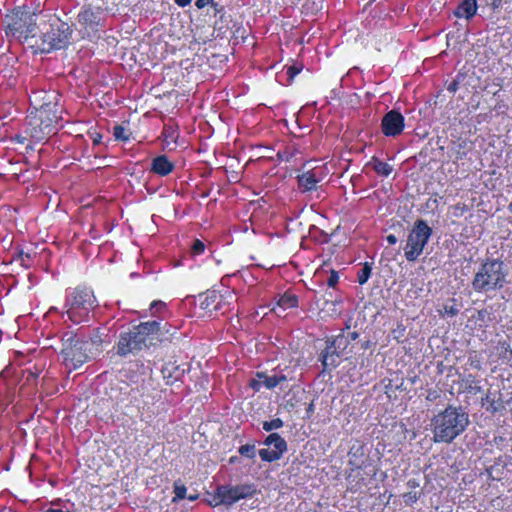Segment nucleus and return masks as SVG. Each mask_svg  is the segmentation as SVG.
I'll return each instance as SVG.
<instances>
[{"instance_id":"a211bd4d","label":"nucleus","mask_w":512,"mask_h":512,"mask_svg":"<svg viewBox=\"0 0 512 512\" xmlns=\"http://www.w3.org/2000/svg\"><path fill=\"white\" fill-rule=\"evenodd\" d=\"M366 166L371 167L378 175L384 177L389 176L393 170L390 164L379 160L377 157H372Z\"/></svg>"},{"instance_id":"c85d7f7f","label":"nucleus","mask_w":512,"mask_h":512,"mask_svg":"<svg viewBox=\"0 0 512 512\" xmlns=\"http://www.w3.org/2000/svg\"><path fill=\"white\" fill-rule=\"evenodd\" d=\"M113 134H114L115 139L120 140V141H127L130 136V133L128 132V130L122 125H116L114 127Z\"/></svg>"},{"instance_id":"f3484780","label":"nucleus","mask_w":512,"mask_h":512,"mask_svg":"<svg viewBox=\"0 0 512 512\" xmlns=\"http://www.w3.org/2000/svg\"><path fill=\"white\" fill-rule=\"evenodd\" d=\"M339 351L327 346L321 354V362L324 370H331L339 364Z\"/></svg>"},{"instance_id":"6e6d98bb","label":"nucleus","mask_w":512,"mask_h":512,"mask_svg":"<svg viewBox=\"0 0 512 512\" xmlns=\"http://www.w3.org/2000/svg\"><path fill=\"white\" fill-rule=\"evenodd\" d=\"M349 464H350V465H353V466H355V467H357V468H359V467H360V466H359L355 461H353V460H349Z\"/></svg>"},{"instance_id":"5fc2aeb1","label":"nucleus","mask_w":512,"mask_h":512,"mask_svg":"<svg viewBox=\"0 0 512 512\" xmlns=\"http://www.w3.org/2000/svg\"><path fill=\"white\" fill-rule=\"evenodd\" d=\"M197 498H198V495H197V494H191V495H189V496H188V499H189L190 501H195Z\"/></svg>"},{"instance_id":"de8ad7c7","label":"nucleus","mask_w":512,"mask_h":512,"mask_svg":"<svg viewBox=\"0 0 512 512\" xmlns=\"http://www.w3.org/2000/svg\"><path fill=\"white\" fill-rule=\"evenodd\" d=\"M175 3L181 7H185L190 4L191 0H174Z\"/></svg>"},{"instance_id":"4d7b16f0","label":"nucleus","mask_w":512,"mask_h":512,"mask_svg":"<svg viewBox=\"0 0 512 512\" xmlns=\"http://www.w3.org/2000/svg\"><path fill=\"white\" fill-rule=\"evenodd\" d=\"M312 411H313V404H310L307 409V412H312Z\"/></svg>"},{"instance_id":"58836bf2","label":"nucleus","mask_w":512,"mask_h":512,"mask_svg":"<svg viewBox=\"0 0 512 512\" xmlns=\"http://www.w3.org/2000/svg\"><path fill=\"white\" fill-rule=\"evenodd\" d=\"M487 6H490L493 10L498 9L503 0H482Z\"/></svg>"},{"instance_id":"6e6552de","label":"nucleus","mask_w":512,"mask_h":512,"mask_svg":"<svg viewBox=\"0 0 512 512\" xmlns=\"http://www.w3.org/2000/svg\"><path fill=\"white\" fill-rule=\"evenodd\" d=\"M71 34L69 24L56 19L50 24L49 30L43 33L38 50L48 53L53 49H62L68 45Z\"/></svg>"},{"instance_id":"2eb2a0df","label":"nucleus","mask_w":512,"mask_h":512,"mask_svg":"<svg viewBox=\"0 0 512 512\" xmlns=\"http://www.w3.org/2000/svg\"><path fill=\"white\" fill-rule=\"evenodd\" d=\"M173 168V163L168 160L166 155H160L152 161V171L160 176L168 175Z\"/></svg>"},{"instance_id":"ddd939ff","label":"nucleus","mask_w":512,"mask_h":512,"mask_svg":"<svg viewBox=\"0 0 512 512\" xmlns=\"http://www.w3.org/2000/svg\"><path fill=\"white\" fill-rule=\"evenodd\" d=\"M222 296L218 295L216 291H209L204 295H200V307L204 310H220Z\"/></svg>"},{"instance_id":"7ed1b4c3","label":"nucleus","mask_w":512,"mask_h":512,"mask_svg":"<svg viewBox=\"0 0 512 512\" xmlns=\"http://www.w3.org/2000/svg\"><path fill=\"white\" fill-rule=\"evenodd\" d=\"M508 268L499 259L487 258L483 261L471 282L477 293L501 290L507 284Z\"/></svg>"},{"instance_id":"a878e982","label":"nucleus","mask_w":512,"mask_h":512,"mask_svg":"<svg viewBox=\"0 0 512 512\" xmlns=\"http://www.w3.org/2000/svg\"><path fill=\"white\" fill-rule=\"evenodd\" d=\"M348 344V339L344 335H338L331 343L327 346L332 347L336 351L344 350Z\"/></svg>"},{"instance_id":"aec40b11","label":"nucleus","mask_w":512,"mask_h":512,"mask_svg":"<svg viewBox=\"0 0 512 512\" xmlns=\"http://www.w3.org/2000/svg\"><path fill=\"white\" fill-rule=\"evenodd\" d=\"M264 445L273 446V449L279 450V452L287 451V442L278 433L268 435L264 440Z\"/></svg>"},{"instance_id":"37998d69","label":"nucleus","mask_w":512,"mask_h":512,"mask_svg":"<svg viewBox=\"0 0 512 512\" xmlns=\"http://www.w3.org/2000/svg\"><path fill=\"white\" fill-rule=\"evenodd\" d=\"M458 89V81L455 79L452 82H450L447 86V90L451 93H455Z\"/></svg>"},{"instance_id":"c03bdc74","label":"nucleus","mask_w":512,"mask_h":512,"mask_svg":"<svg viewBox=\"0 0 512 512\" xmlns=\"http://www.w3.org/2000/svg\"><path fill=\"white\" fill-rule=\"evenodd\" d=\"M213 0H196L195 5L197 8L201 9L207 6L209 3H212Z\"/></svg>"},{"instance_id":"7c9ffc66","label":"nucleus","mask_w":512,"mask_h":512,"mask_svg":"<svg viewBox=\"0 0 512 512\" xmlns=\"http://www.w3.org/2000/svg\"><path fill=\"white\" fill-rule=\"evenodd\" d=\"M99 2L96 6L104 13L112 12L116 7V0H99Z\"/></svg>"},{"instance_id":"4be33fe9","label":"nucleus","mask_w":512,"mask_h":512,"mask_svg":"<svg viewBox=\"0 0 512 512\" xmlns=\"http://www.w3.org/2000/svg\"><path fill=\"white\" fill-rule=\"evenodd\" d=\"M298 184L305 191H310L316 188L317 179L312 172H306L298 176Z\"/></svg>"},{"instance_id":"79ce46f5","label":"nucleus","mask_w":512,"mask_h":512,"mask_svg":"<svg viewBox=\"0 0 512 512\" xmlns=\"http://www.w3.org/2000/svg\"><path fill=\"white\" fill-rule=\"evenodd\" d=\"M165 307V303L162 302V301H154L152 302L151 306H150V309L151 310H160V309H163Z\"/></svg>"},{"instance_id":"a19ab883","label":"nucleus","mask_w":512,"mask_h":512,"mask_svg":"<svg viewBox=\"0 0 512 512\" xmlns=\"http://www.w3.org/2000/svg\"><path fill=\"white\" fill-rule=\"evenodd\" d=\"M439 397V393L436 390H429L426 396L428 401H435Z\"/></svg>"},{"instance_id":"864d4df0","label":"nucleus","mask_w":512,"mask_h":512,"mask_svg":"<svg viewBox=\"0 0 512 512\" xmlns=\"http://www.w3.org/2000/svg\"><path fill=\"white\" fill-rule=\"evenodd\" d=\"M487 314V311L486 310H480L478 311V318L479 319H484V317L486 316Z\"/></svg>"},{"instance_id":"9d476101","label":"nucleus","mask_w":512,"mask_h":512,"mask_svg":"<svg viewBox=\"0 0 512 512\" xmlns=\"http://www.w3.org/2000/svg\"><path fill=\"white\" fill-rule=\"evenodd\" d=\"M103 14L97 6L84 5L77 16V21L83 28L96 31L103 24Z\"/></svg>"},{"instance_id":"4c0bfd02","label":"nucleus","mask_w":512,"mask_h":512,"mask_svg":"<svg viewBox=\"0 0 512 512\" xmlns=\"http://www.w3.org/2000/svg\"><path fill=\"white\" fill-rule=\"evenodd\" d=\"M294 156V152H290L288 150L279 151L277 153V157L282 161H290V159Z\"/></svg>"},{"instance_id":"13d9d810","label":"nucleus","mask_w":512,"mask_h":512,"mask_svg":"<svg viewBox=\"0 0 512 512\" xmlns=\"http://www.w3.org/2000/svg\"><path fill=\"white\" fill-rule=\"evenodd\" d=\"M509 210L512 213V202L509 204Z\"/></svg>"},{"instance_id":"412c9836","label":"nucleus","mask_w":512,"mask_h":512,"mask_svg":"<svg viewBox=\"0 0 512 512\" xmlns=\"http://www.w3.org/2000/svg\"><path fill=\"white\" fill-rule=\"evenodd\" d=\"M275 376L277 379L278 386H281V389H283L284 383L287 382H296V376L295 371L291 369L290 367H285L283 369L274 370Z\"/></svg>"},{"instance_id":"bb28decb","label":"nucleus","mask_w":512,"mask_h":512,"mask_svg":"<svg viewBox=\"0 0 512 512\" xmlns=\"http://www.w3.org/2000/svg\"><path fill=\"white\" fill-rule=\"evenodd\" d=\"M238 452L244 457L254 459L256 456V447L254 444H245L239 447Z\"/></svg>"},{"instance_id":"2f4dec72","label":"nucleus","mask_w":512,"mask_h":512,"mask_svg":"<svg viewBox=\"0 0 512 512\" xmlns=\"http://www.w3.org/2000/svg\"><path fill=\"white\" fill-rule=\"evenodd\" d=\"M160 327L162 328L163 333L169 337L166 341L172 340L177 333V328L170 326L168 323L162 324L160 322Z\"/></svg>"},{"instance_id":"f257e3e1","label":"nucleus","mask_w":512,"mask_h":512,"mask_svg":"<svg viewBox=\"0 0 512 512\" xmlns=\"http://www.w3.org/2000/svg\"><path fill=\"white\" fill-rule=\"evenodd\" d=\"M469 414L461 405L449 404L431 419L433 441L435 443H451L469 426Z\"/></svg>"},{"instance_id":"603ef678","label":"nucleus","mask_w":512,"mask_h":512,"mask_svg":"<svg viewBox=\"0 0 512 512\" xmlns=\"http://www.w3.org/2000/svg\"><path fill=\"white\" fill-rule=\"evenodd\" d=\"M19 258L21 259L22 263L24 264L25 259H26V258H27V259H29V258H30V256H29V254H24L23 252H21V253L19 254Z\"/></svg>"},{"instance_id":"5701e85b","label":"nucleus","mask_w":512,"mask_h":512,"mask_svg":"<svg viewBox=\"0 0 512 512\" xmlns=\"http://www.w3.org/2000/svg\"><path fill=\"white\" fill-rule=\"evenodd\" d=\"M298 298L294 294H283L277 301V307L285 311L286 309L297 307Z\"/></svg>"},{"instance_id":"f704fd0d","label":"nucleus","mask_w":512,"mask_h":512,"mask_svg":"<svg viewBox=\"0 0 512 512\" xmlns=\"http://www.w3.org/2000/svg\"><path fill=\"white\" fill-rule=\"evenodd\" d=\"M444 311L447 315L453 317V316H456L460 310L455 304H453V305L445 304Z\"/></svg>"},{"instance_id":"393cba45","label":"nucleus","mask_w":512,"mask_h":512,"mask_svg":"<svg viewBox=\"0 0 512 512\" xmlns=\"http://www.w3.org/2000/svg\"><path fill=\"white\" fill-rule=\"evenodd\" d=\"M371 273L372 265L366 262L357 273L358 283L360 285L365 284L368 281L369 277L371 276Z\"/></svg>"},{"instance_id":"ea45409f","label":"nucleus","mask_w":512,"mask_h":512,"mask_svg":"<svg viewBox=\"0 0 512 512\" xmlns=\"http://www.w3.org/2000/svg\"><path fill=\"white\" fill-rule=\"evenodd\" d=\"M300 71H301V68H297L295 66H289L287 68V74L289 76V79L292 80Z\"/></svg>"},{"instance_id":"0eeeda50","label":"nucleus","mask_w":512,"mask_h":512,"mask_svg":"<svg viewBox=\"0 0 512 512\" xmlns=\"http://www.w3.org/2000/svg\"><path fill=\"white\" fill-rule=\"evenodd\" d=\"M433 231L432 228L423 219H418L409 232L406 244L403 247L405 258L409 262L416 261L423 253Z\"/></svg>"},{"instance_id":"c9c22d12","label":"nucleus","mask_w":512,"mask_h":512,"mask_svg":"<svg viewBox=\"0 0 512 512\" xmlns=\"http://www.w3.org/2000/svg\"><path fill=\"white\" fill-rule=\"evenodd\" d=\"M205 249V245L200 240H195L192 246V251L194 254L198 255L201 254Z\"/></svg>"},{"instance_id":"f8f14e48","label":"nucleus","mask_w":512,"mask_h":512,"mask_svg":"<svg viewBox=\"0 0 512 512\" xmlns=\"http://www.w3.org/2000/svg\"><path fill=\"white\" fill-rule=\"evenodd\" d=\"M188 371L187 364H179L177 361H169L165 363L161 369L164 379L167 384H172L175 381L181 380L185 372Z\"/></svg>"},{"instance_id":"9b49d317","label":"nucleus","mask_w":512,"mask_h":512,"mask_svg":"<svg viewBox=\"0 0 512 512\" xmlns=\"http://www.w3.org/2000/svg\"><path fill=\"white\" fill-rule=\"evenodd\" d=\"M404 121V117L399 111L395 109L388 111L381 121L383 134L387 137H396L400 135L405 127Z\"/></svg>"},{"instance_id":"39448f33","label":"nucleus","mask_w":512,"mask_h":512,"mask_svg":"<svg viewBox=\"0 0 512 512\" xmlns=\"http://www.w3.org/2000/svg\"><path fill=\"white\" fill-rule=\"evenodd\" d=\"M61 355L65 364L74 369L93 359L84 340L72 331L63 334Z\"/></svg>"},{"instance_id":"cd10ccee","label":"nucleus","mask_w":512,"mask_h":512,"mask_svg":"<svg viewBox=\"0 0 512 512\" xmlns=\"http://www.w3.org/2000/svg\"><path fill=\"white\" fill-rule=\"evenodd\" d=\"M186 491H187L186 487L179 481H176L174 483L175 496H174L172 502H177L179 500L186 498Z\"/></svg>"},{"instance_id":"473e14b6","label":"nucleus","mask_w":512,"mask_h":512,"mask_svg":"<svg viewBox=\"0 0 512 512\" xmlns=\"http://www.w3.org/2000/svg\"><path fill=\"white\" fill-rule=\"evenodd\" d=\"M486 401L489 403L487 410L491 411L493 413L499 411L503 407L501 401H496L495 399H490L489 395L486 396Z\"/></svg>"},{"instance_id":"6ab92c4d","label":"nucleus","mask_w":512,"mask_h":512,"mask_svg":"<svg viewBox=\"0 0 512 512\" xmlns=\"http://www.w3.org/2000/svg\"><path fill=\"white\" fill-rule=\"evenodd\" d=\"M86 347H89L90 354L93 358H95L97 355L100 354L102 351V336L101 334L96 331L88 340H84Z\"/></svg>"},{"instance_id":"423d86ee","label":"nucleus","mask_w":512,"mask_h":512,"mask_svg":"<svg viewBox=\"0 0 512 512\" xmlns=\"http://www.w3.org/2000/svg\"><path fill=\"white\" fill-rule=\"evenodd\" d=\"M37 17L30 10L17 9L8 22L6 34L19 41L33 39L37 33Z\"/></svg>"},{"instance_id":"1a4fd4ad","label":"nucleus","mask_w":512,"mask_h":512,"mask_svg":"<svg viewBox=\"0 0 512 512\" xmlns=\"http://www.w3.org/2000/svg\"><path fill=\"white\" fill-rule=\"evenodd\" d=\"M256 492V486L252 483H244L236 486L220 485L216 489L214 498L217 500V505L231 506L241 499L253 497Z\"/></svg>"},{"instance_id":"8fccbe9b","label":"nucleus","mask_w":512,"mask_h":512,"mask_svg":"<svg viewBox=\"0 0 512 512\" xmlns=\"http://www.w3.org/2000/svg\"><path fill=\"white\" fill-rule=\"evenodd\" d=\"M101 139H102V136L100 134H96V136L93 138V143L95 145H98L99 143H101Z\"/></svg>"},{"instance_id":"4468645a","label":"nucleus","mask_w":512,"mask_h":512,"mask_svg":"<svg viewBox=\"0 0 512 512\" xmlns=\"http://www.w3.org/2000/svg\"><path fill=\"white\" fill-rule=\"evenodd\" d=\"M256 376L258 379H255L251 382V387L255 391H259L262 386L266 387L267 389H273L278 386L274 371L271 375L265 372H258Z\"/></svg>"},{"instance_id":"b1692460","label":"nucleus","mask_w":512,"mask_h":512,"mask_svg":"<svg viewBox=\"0 0 512 512\" xmlns=\"http://www.w3.org/2000/svg\"><path fill=\"white\" fill-rule=\"evenodd\" d=\"M285 452H279V450L276 449H260L259 450V456L262 461L265 462H273L279 460Z\"/></svg>"},{"instance_id":"c756f323","label":"nucleus","mask_w":512,"mask_h":512,"mask_svg":"<svg viewBox=\"0 0 512 512\" xmlns=\"http://www.w3.org/2000/svg\"><path fill=\"white\" fill-rule=\"evenodd\" d=\"M283 426V421L280 418L272 419L271 421L263 422V429L267 432L279 429Z\"/></svg>"},{"instance_id":"3c124183","label":"nucleus","mask_w":512,"mask_h":512,"mask_svg":"<svg viewBox=\"0 0 512 512\" xmlns=\"http://www.w3.org/2000/svg\"><path fill=\"white\" fill-rule=\"evenodd\" d=\"M407 485L410 487V488H413L415 489L416 487H418V483L415 481V480H409Z\"/></svg>"},{"instance_id":"dca6fc26","label":"nucleus","mask_w":512,"mask_h":512,"mask_svg":"<svg viewBox=\"0 0 512 512\" xmlns=\"http://www.w3.org/2000/svg\"><path fill=\"white\" fill-rule=\"evenodd\" d=\"M476 11V0H463L454 11V14L458 18L470 19L476 14Z\"/></svg>"},{"instance_id":"e433bc0d","label":"nucleus","mask_w":512,"mask_h":512,"mask_svg":"<svg viewBox=\"0 0 512 512\" xmlns=\"http://www.w3.org/2000/svg\"><path fill=\"white\" fill-rule=\"evenodd\" d=\"M338 281H339L338 273L336 271L332 270L331 274L327 280L328 286L334 288L336 286V284L338 283Z\"/></svg>"},{"instance_id":"a18cd8bd","label":"nucleus","mask_w":512,"mask_h":512,"mask_svg":"<svg viewBox=\"0 0 512 512\" xmlns=\"http://www.w3.org/2000/svg\"><path fill=\"white\" fill-rule=\"evenodd\" d=\"M386 239H387V242H388L390 245H394V244H396V243H397V241H398L397 237H396L395 235H393V234L388 235Z\"/></svg>"},{"instance_id":"09e8293b","label":"nucleus","mask_w":512,"mask_h":512,"mask_svg":"<svg viewBox=\"0 0 512 512\" xmlns=\"http://www.w3.org/2000/svg\"><path fill=\"white\" fill-rule=\"evenodd\" d=\"M372 344L373 343L370 340H366L361 343V348L364 350L369 349V348H371Z\"/></svg>"},{"instance_id":"f03ea898","label":"nucleus","mask_w":512,"mask_h":512,"mask_svg":"<svg viewBox=\"0 0 512 512\" xmlns=\"http://www.w3.org/2000/svg\"><path fill=\"white\" fill-rule=\"evenodd\" d=\"M166 336L160 327V321H147L134 326L128 332L121 333L117 343V354L125 357L138 351L164 342Z\"/></svg>"},{"instance_id":"49530a36","label":"nucleus","mask_w":512,"mask_h":512,"mask_svg":"<svg viewBox=\"0 0 512 512\" xmlns=\"http://www.w3.org/2000/svg\"><path fill=\"white\" fill-rule=\"evenodd\" d=\"M358 337H359L358 332L353 331V332H349L346 338L348 339V341H349V340L354 341V340H356Z\"/></svg>"},{"instance_id":"20e7f679","label":"nucleus","mask_w":512,"mask_h":512,"mask_svg":"<svg viewBox=\"0 0 512 512\" xmlns=\"http://www.w3.org/2000/svg\"><path fill=\"white\" fill-rule=\"evenodd\" d=\"M66 305L68 318L78 324L87 321L90 311L97 306V300L92 290L77 287L68 296Z\"/></svg>"},{"instance_id":"72a5a7b5","label":"nucleus","mask_w":512,"mask_h":512,"mask_svg":"<svg viewBox=\"0 0 512 512\" xmlns=\"http://www.w3.org/2000/svg\"><path fill=\"white\" fill-rule=\"evenodd\" d=\"M419 498V492L412 490L403 495L404 502L407 505H412L415 503Z\"/></svg>"}]
</instances>
